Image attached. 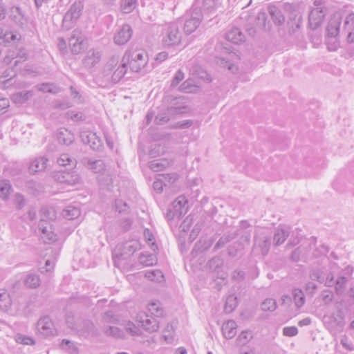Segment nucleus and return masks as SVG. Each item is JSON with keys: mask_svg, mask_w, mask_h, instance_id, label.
I'll list each match as a JSON object with an SVG mask.
<instances>
[{"mask_svg": "<svg viewBox=\"0 0 354 354\" xmlns=\"http://www.w3.org/2000/svg\"><path fill=\"white\" fill-rule=\"evenodd\" d=\"M11 189V185L8 180H1L0 181V197L3 199H7L9 194L10 191Z\"/></svg>", "mask_w": 354, "mask_h": 354, "instance_id": "a18cd8bd", "label": "nucleus"}, {"mask_svg": "<svg viewBox=\"0 0 354 354\" xmlns=\"http://www.w3.org/2000/svg\"><path fill=\"white\" fill-rule=\"evenodd\" d=\"M139 262L144 266H151L157 263V258L153 254L142 253L139 257Z\"/></svg>", "mask_w": 354, "mask_h": 354, "instance_id": "473e14b6", "label": "nucleus"}, {"mask_svg": "<svg viewBox=\"0 0 354 354\" xmlns=\"http://www.w3.org/2000/svg\"><path fill=\"white\" fill-rule=\"evenodd\" d=\"M163 186H167V183L163 181L160 174L158 175V178L153 183V187L155 191L157 192H162L163 190Z\"/></svg>", "mask_w": 354, "mask_h": 354, "instance_id": "e2e57ef3", "label": "nucleus"}, {"mask_svg": "<svg viewBox=\"0 0 354 354\" xmlns=\"http://www.w3.org/2000/svg\"><path fill=\"white\" fill-rule=\"evenodd\" d=\"M254 241L255 245L261 248V254L263 255H266L270 248V239L267 236H264L261 242H260L257 239H255Z\"/></svg>", "mask_w": 354, "mask_h": 354, "instance_id": "de8ad7c7", "label": "nucleus"}, {"mask_svg": "<svg viewBox=\"0 0 354 354\" xmlns=\"http://www.w3.org/2000/svg\"><path fill=\"white\" fill-rule=\"evenodd\" d=\"M64 179L63 183L73 185L79 183L80 176L75 171L68 170L66 169V173L64 174Z\"/></svg>", "mask_w": 354, "mask_h": 354, "instance_id": "2f4dec72", "label": "nucleus"}, {"mask_svg": "<svg viewBox=\"0 0 354 354\" xmlns=\"http://www.w3.org/2000/svg\"><path fill=\"white\" fill-rule=\"evenodd\" d=\"M10 17L18 25H23L25 22L24 16L19 7L11 8Z\"/></svg>", "mask_w": 354, "mask_h": 354, "instance_id": "7c9ffc66", "label": "nucleus"}, {"mask_svg": "<svg viewBox=\"0 0 354 354\" xmlns=\"http://www.w3.org/2000/svg\"><path fill=\"white\" fill-rule=\"evenodd\" d=\"M123 325L126 331L129 333L130 335L133 336L140 335V328L138 326H136L133 322L129 321L124 323Z\"/></svg>", "mask_w": 354, "mask_h": 354, "instance_id": "603ef678", "label": "nucleus"}, {"mask_svg": "<svg viewBox=\"0 0 354 354\" xmlns=\"http://www.w3.org/2000/svg\"><path fill=\"white\" fill-rule=\"evenodd\" d=\"M160 37L164 48L178 46L183 37L180 26L176 22L165 24L162 26Z\"/></svg>", "mask_w": 354, "mask_h": 354, "instance_id": "f03ea898", "label": "nucleus"}, {"mask_svg": "<svg viewBox=\"0 0 354 354\" xmlns=\"http://www.w3.org/2000/svg\"><path fill=\"white\" fill-rule=\"evenodd\" d=\"M60 348L70 354H77L78 353V348L76 344L66 339H62L60 343Z\"/></svg>", "mask_w": 354, "mask_h": 354, "instance_id": "72a5a7b5", "label": "nucleus"}, {"mask_svg": "<svg viewBox=\"0 0 354 354\" xmlns=\"http://www.w3.org/2000/svg\"><path fill=\"white\" fill-rule=\"evenodd\" d=\"M133 35V30L129 24H124L115 32L113 41L117 45H124L127 44Z\"/></svg>", "mask_w": 354, "mask_h": 354, "instance_id": "1a4fd4ad", "label": "nucleus"}, {"mask_svg": "<svg viewBox=\"0 0 354 354\" xmlns=\"http://www.w3.org/2000/svg\"><path fill=\"white\" fill-rule=\"evenodd\" d=\"M104 333L106 335L111 336L114 338L123 339L125 337L124 331L116 326H110L104 328Z\"/></svg>", "mask_w": 354, "mask_h": 354, "instance_id": "f704fd0d", "label": "nucleus"}, {"mask_svg": "<svg viewBox=\"0 0 354 354\" xmlns=\"http://www.w3.org/2000/svg\"><path fill=\"white\" fill-rule=\"evenodd\" d=\"M15 341L24 345H34L35 342L34 339L30 336H26L21 333H18L15 337Z\"/></svg>", "mask_w": 354, "mask_h": 354, "instance_id": "8fccbe9b", "label": "nucleus"}, {"mask_svg": "<svg viewBox=\"0 0 354 354\" xmlns=\"http://www.w3.org/2000/svg\"><path fill=\"white\" fill-rule=\"evenodd\" d=\"M24 283L29 288L35 289L41 284V279L38 274L35 273H28L26 275Z\"/></svg>", "mask_w": 354, "mask_h": 354, "instance_id": "393cba45", "label": "nucleus"}, {"mask_svg": "<svg viewBox=\"0 0 354 354\" xmlns=\"http://www.w3.org/2000/svg\"><path fill=\"white\" fill-rule=\"evenodd\" d=\"M218 65L223 68H227L229 71L234 73L237 68L235 65L230 63L228 60L225 58H219L217 61Z\"/></svg>", "mask_w": 354, "mask_h": 354, "instance_id": "13d9d810", "label": "nucleus"}, {"mask_svg": "<svg viewBox=\"0 0 354 354\" xmlns=\"http://www.w3.org/2000/svg\"><path fill=\"white\" fill-rule=\"evenodd\" d=\"M322 298L325 304H329L333 299V293L329 290H325L322 292Z\"/></svg>", "mask_w": 354, "mask_h": 354, "instance_id": "338daca9", "label": "nucleus"}, {"mask_svg": "<svg viewBox=\"0 0 354 354\" xmlns=\"http://www.w3.org/2000/svg\"><path fill=\"white\" fill-rule=\"evenodd\" d=\"M268 10L273 22L276 25L280 26L283 24L285 17H283L281 11L278 8L270 6L268 8Z\"/></svg>", "mask_w": 354, "mask_h": 354, "instance_id": "cd10ccee", "label": "nucleus"}, {"mask_svg": "<svg viewBox=\"0 0 354 354\" xmlns=\"http://www.w3.org/2000/svg\"><path fill=\"white\" fill-rule=\"evenodd\" d=\"M66 170L55 171L52 174L53 178L60 183H63Z\"/></svg>", "mask_w": 354, "mask_h": 354, "instance_id": "774afa93", "label": "nucleus"}, {"mask_svg": "<svg viewBox=\"0 0 354 354\" xmlns=\"http://www.w3.org/2000/svg\"><path fill=\"white\" fill-rule=\"evenodd\" d=\"M38 226L39 230L41 232V237L46 243H50L57 240V236L55 233L53 225L50 222L42 218L39 221Z\"/></svg>", "mask_w": 354, "mask_h": 354, "instance_id": "0eeeda50", "label": "nucleus"}, {"mask_svg": "<svg viewBox=\"0 0 354 354\" xmlns=\"http://www.w3.org/2000/svg\"><path fill=\"white\" fill-rule=\"evenodd\" d=\"M340 21L339 19H333L329 21L327 27L326 32L328 37H335L339 31Z\"/></svg>", "mask_w": 354, "mask_h": 354, "instance_id": "c756f323", "label": "nucleus"}, {"mask_svg": "<svg viewBox=\"0 0 354 354\" xmlns=\"http://www.w3.org/2000/svg\"><path fill=\"white\" fill-rule=\"evenodd\" d=\"M103 320L106 323H119V318L111 311L106 312L103 316Z\"/></svg>", "mask_w": 354, "mask_h": 354, "instance_id": "0e129e2a", "label": "nucleus"}, {"mask_svg": "<svg viewBox=\"0 0 354 354\" xmlns=\"http://www.w3.org/2000/svg\"><path fill=\"white\" fill-rule=\"evenodd\" d=\"M237 306V298L234 295H232L227 297L224 310L227 313H232Z\"/></svg>", "mask_w": 354, "mask_h": 354, "instance_id": "ea45409f", "label": "nucleus"}, {"mask_svg": "<svg viewBox=\"0 0 354 354\" xmlns=\"http://www.w3.org/2000/svg\"><path fill=\"white\" fill-rule=\"evenodd\" d=\"M213 240L209 239L207 241L206 240H200L198 242H197L194 246V248L193 249L192 252H194L195 251H205L208 250L212 245Z\"/></svg>", "mask_w": 354, "mask_h": 354, "instance_id": "09e8293b", "label": "nucleus"}, {"mask_svg": "<svg viewBox=\"0 0 354 354\" xmlns=\"http://www.w3.org/2000/svg\"><path fill=\"white\" fill-rule=\"evenodd\" d=\"M276 300L272 298L265 299L261 304V309L263 311H274L277 308Z\"/></svg>", "mask_w": 354, "mask_h": 354, "instance_id": "3c124183", "label": "nucleus"}, {"mask_svg": "<svg viewBox=\"0 0 354 354\" xmlns=\"http://www.w3.org/2000/svg\"><path fill=\"white\" fill-rule=\"evenodd\" d=\"M225 38L227 41L234 44H240L245 40V36L238 28H234L228 31Z\"/></svg>", "mask_w": 354, "mask_h": 354, "instance_id": "5701e85b", "label": "nucleus"}, {"mask_svg": "<svg viewBox=\"0 0 354 354\" xmlns=\"http://www.w3.org/2000/svg\"><path fill=\"white\" fill-rule=\"evenodd\" d=\"M148 310L151 315L156 317H160L163 315V310L161 308L160 302L158 301L149 304Z\"/></svg>", "mask_w": 354, "mask_h": 354, "instance_id": "a19ab883", "label": "nucleus"}, {"mask_svg": "<svg viewBox=\"0 0 354 354\" xmlns=\"http://www.w3.org/2000/svg\"><path fill=\"white\" fill-rule=\"evenodd\" d=\"M37 330L39 333L44 337L54 334L53 324L48 317H44L37 322Z\"/></svg>", "mask_w": 354, "mask_h": 354, "instance_id": "9b49d317", "label": "nucleus"}, {"mask_svg": "<svg viewBox=\"0 0 354 354\" xmlns=\"http://www.w3.org/2000/svg\"><path fill=\"white\" fill-rule=\"evenodd\" d=\"M11 306L9 294L5 290L0 289V309L6 311Z\"/></svg>", "mask_w": 354, "mask_h": 354, "instance_id": "c9c22d12", "label": "nucleus"}, {"mask_svg": "<svg viewBox=\"0 0 354 354\" xmlns=\"http://www.w3.org/2000/svg\"><path fill=\"white\" fill-rule=\"evenodd\" d=\"M325 14L320 8H315L309 15V24L312 28L315 29L319 26L324 18Z\"/></svg>", "mask_w": 354, "mask_h": 354, "instance_id": "a211bd4d", "label": "nucleus"}, {"mask_svg": "<svg viewBox=\"0 0 354 354\" xmlns=\"http://www.w3.org/2000/svg\"><path fill=\"white\" fill-rule=\"evenodd\" d=\"M292 295L295 306L297 308L301 307L305 303L304 293L300 289H295L292 291Z\"/></svg>", "mask_w": 354, "mask_h": 354, "instance_id": "79ce46f5", "label": "nucleus"}, {"mask_svg": "<svg viewBox=\"0 0 354 354\" xmlns=\"http://www.w3.org/2000/svg\"><path fill=\"white\" fill-rule=\"evenodd\" d=\"M69 46L74 54H79L84 48V39L82 34L78 30H73V35L69 39Z\"/></svg>", "mask_w": 354, "mask_h": 354, "instance_id": "f8f14e48", "label": "nucleus"}, {"mask_svg": "<svg viewBox=\"0 0 354 354\" xmlns=\"http://www.w3.org/2000/svg\"><path fill=\"white\" fill-rule=\"evenodd\" d=\"M33 95L32 91H21L13 95L14 101L17 103H24Z\"/></svg>", "mask_w": 354, "mask_h": 354, "instance_id": "49530a36", "label": "nucleus"}, {"mask_svg": "<svg viewBox=\"0 0 354 354\" xmlns=\"http://www.w3.org/2000/svg\"><path fill=\"white\" fill-rule=\"evenodd\" d=\"M171 160L167 158H160L151 161L149 164V168L156 172L161 171L171 165Z\"/></svg>", "mask_w": 354, "mask_h": 354, "instance_id": "aec40b11", "label": "nucleus"}, {"mask_svg": "<svg viewBox=\"0 0 354 354\" xmlns=\"http://www.w3.org/2000/svg\"><path fill=\"white\" fill-rule=\"evenodd\" d=\"M253 337L251 331L245 330L242 331L236 339L237 344L240 346H245L247 344Z\"/></svg>", "mask_w": 354, "mask_h": 354, "instance_id": "c03bdc74", "label": "nucleus"}, {"mask_svg": "<svg viewBox=\"0 0 354 354\" xmlns=\"http://www.w3.org/2000/svg\"><path fill=\"white\" fill-rule=\"evenodd\" d=\"M185 107L181 106H170L164 114L158 115L155 118V122L158 124H164L170 120V116L182 113V109Z\"/></svg>", "mask_w": 354, "mask_h": 354, "instance_id": "2eb2a0df", "label": "nucleus"}, {"mask_svg": "<svg viewBox=\"0 0 354 354\" xmlns=\"http://www.w3.org/2000/svg\"><path fill=\"white\" fill-rule=\"evenodd\" d=\"M137 0H122L121 10L124 13L131 12L136 7Z\"/></svg>", "mask_w": 354, "mask_h": 354, "instance_id": "37998d69", "label": "nucleus"}, {"mask_svg": "<svg viewBox=\"0 0 354 354\" xmlns=\"http://www.w3.org/2000/svg\"><path fill=\"white\" fill-rule=\"evenodd\" d=\"M123 59L129 65L131 71L138 73L143 69L148 62V56L146 52L142 50H136L132 52H126Z\"/></svg>", "mask_w": 354, "mask_h": 354, "instance_id": "7ed1b4c3", "label": "nucleus"}, {"mask_svg": "<svg viewBox=\"0 0 354 354\" xmlns=\"http://www.w3.org/2000/svg\"><path fill=\"white\" fill-rule=\"evenodd\" d=\"M55 265V259H47L45 266L40 268V272L43 274H50L54 270Z\"/></svg>", "mask_w": 354, "mask_h": 354, "instance_id": "864d4df0", "label": "nucleus"}, {"mask_svg": "<svg viewBox=\"0 0 354 354\" xmlns=\"http://www.w3.org/2000/svg\"><path fill=\"white\" fill-rule=\"evenodd\" d=\"M48 159L40 157L32 161L29 166V171L31 174H35L44 171L47 165Z\"/></svg>", "mask_w": 354, "mask_h": 354, "instance_id": "4be33fe9", "label": "nucleus"}, {"mask_svg": "<svg viewBox=\"0 0 354 354\" xmlns=\"http://www.w3.org/2000/svg\"><path fill=\"white\" fill-rule=\"evenodd\" d=\"M82 164L94 173H101L105 169V165L102 160H93L87 157L82 160Z\"/></svg>", "mask_w": 354, "mask_h": 354, "instance_id": "f3484780", "label": "nucleus"}, {"mask_svg": "<svg viewBox=\"0 0 354 354\" xmlns=\"http://www.w3.org/2000/svg\"><path fill=\"white\" fill-rule=\"evenodd\" d=\"M160 177L167 183V186L174 183L178 178V175L176 173L160 174Z\"/></svg>", "mask_w": 354, "mask_h": 354, "instance_id": "6e6d98bb", "label": "nucleus"}, {"mask_svg": "<svg viewBox=\"0 0 354 354\" xmlns=\"http://www.w3.org/2000/svg\"><path fill=\"white\" fill-rule=\"evenodd\" d=\"M171 207L177 214V218H180L187 212V200L185 196H180L172 203Z\"/></svg>", "mask_w": 354, "mask_h": 354, "instance_id": "4468645a", "label": "nucleus"}, {"mask_svg": "<svg viewBox=\"0 0 354 354\" xmlns=\"http://www.w3.org/2000/svg\"><path fill=\"white\" fill-rule=\"evenodd\" d=\"M234 236H222L219 239V240L217 241L214 246V249L217 250L219 248H221L224 247L225 244H227L228 242H230L232 239H233Z\"/></svg>", "mask_w": 354, "mask_h": 354, "instance_id": "69168bd1", "label": "nucleus"}, {"mask_svg": "<svg viewBox=\"0 0 354 354\" xmlns=\"http://www.w3.org/2000/svg\"><path fill=\"white\" fill-rule=\"evenodd\" d=\"M290 231L288 228H277L275 230L273 241L275 245H281L289 236Z\"/></svg>", "mask_w": 354, "mask_h": 354, "instance_id": "bb28decb", "label": "nucleus"}, {"mask_svg": "<svg viewBox=\"0 0 354 354\" xmlns=\"http://www.w3.org/2000/svg\"><path fill=\"white\" fill-rule=\"evenodd\" d=\"M94 328L93 324L89 320L78 319V321L72 330L79 335L89 334Z\"/></svg>", "mask_w": 354, "mask_h": 354, "instance_id": "dca6fc26", "label": "nucleus"}, {"mask_svg": "<svg viewBox=\"0 0 354 354\" xmlns=\"http://www.w3.org/2000/svg\"><path fill=\"white\" fill-rule=\"evenodd\" d=\"M138 321L142 324L143 328L149 332L153 333L158 330L159 322L152 315H149L145 313H140L137 315Z\"/></svg>", "mask_w": 354, "mask_h": 354, "instance_id": "6e6552de", "label": "nucleus"}, {"mask_svg": "<svg viewBox=\"0 0 354 354\" xmlns=\"http://www.w3.org/2000/svg\"><path fill=\"white\" fill-rule=\"evenodd\" d=\"M203 18L202 10L193 7L184 24V32L187 35L194 32L199 26Z\"/></svg>", "mask_w": 354, "mask_h": 354, "instance_id": "39448f33", "label": "nucleus"}, {"mask_svg": "<svg viewBox=\"0 0 354 354\" xmlns=\"http://www.w3.org/2000/svg\"><path fill=\"white\" fill-rule=\"evenodd\" d=\"M144 236L148 244L151 245L152 249L154 250L156 245L155 244V238L153 233L149 229H145L144 230Z\"/></svg>", "mask_w": 354, "mask_h": 354, "instance_id": "bf43d9fd", "label": "nucleus"}, {"mask_svg": "<svg viewBox=\"0 0 354 354\" xmlns=\"http://www.w3.org/2000/svg\"><path fill=\"white\" fill-rule=\"evenodd\" d=\"M62 215L68 220H73L80 216V210L75 206L68 205L63 209Z\"/></svg>", "mask_w": 354, "mask_h": 354, "instance_id": "c85d7f7f", "label": "nucleus"}, {"mask_svg": "<svg viewBox=\"0 0 354 354\" xmlns=\"http://www.w3.org/2000/svg\"><path fill=\"white\" fill-rule=\"evenodd\" d=\"M17 35L11 31L5 33H3L2 31L0 32V38L6 43H10L12 41L17 39Z\"/></svg>", "mask_w": 354, "mask_h": 354, "instance_id": "4d7b16f0", "label": "nucleus"}, {"mask_svg": "<svg viewBox=\"0 0 354 354\" xmlns=\"http://www.w3.org/2000/svg\"><path fill=\"white\" fill-rule=\"evenodd\" d=\"M102 58L100 51L95 49H90L87 51L83 59V64L85 67L91 68L100 62Z\"/></svg>", "mask_w": 354, "mask_h": 354, "instance_id": "ddd939ff", "label": "nucleus"}, {"mask_svg": "<svg viewBox=\"0 0 354 354\" xmlns=\"http://www.w3.org/2000/svg\"><path fill=\"white\" fill-rule=\"evenodd\" d=\"M82 9L83 6L80 2H75L73 3L68 11L65 14L64 17L63 25L66 28H70L72 24H73L80 18Z\"/></svg>", "mask_w": 354, "mask_h": 354, "instance_id": "423d86ee", "label": "nucleus"}, {"mask_svg": "<svg viewBox=\"0 0 354 354\" xmlns=\"http://www.w3.org/2000/svg\"><path fill=\"white\" fill-rule=\"evenodd\" d=\"M164 153V148L159 144H154L151 146L149 154L151 158H156Z\"/></svg>", "mask_w": 354, "mask_h": 354, "instance_id": "5fc2aeb1", "label": "nucleus"}, {"mask_svg": "<svg viewBox=\"0 0 354 354\" xmlns=\"http://www.w3.org/2000/svg\"><path fill=\"white\" fill-rule=\"evenodd\" d=\"M218 6L217 0H203L202 7L199 8L201 10L203 9V12L212 13L214 12Z\"/></svg>", "mask_w": 354, "mask_h": 354, "instance_id": "58836bf2", "label": "nucleus"}, {"mask_svg": "<svg viewBox=\"0 0 354 354\" xmlns=\"http://www.w3.org/2000/svg\"><path fill=\"white\" fill-rule=\"evenodd\" d=\"M82 141L90 146L94 150H97L102 145L101 140L95 133L91 131H82L80 133Z\"/></svg>", "mask_w": 354, "mask_h": 354, "instance_id": "9d476101", "label": "nucleus"}, {"mask_svg": "<svg viewBox=\"0 0 354 354\" xmlns=\"http://www.w3.org/2000/svg\"><path fill=\"white\" fill-rule=\"evenodd\" d=\"M67 117L73 121H82L85 120L86 117L82 112H75L74 111H70L67 113Z\"/></svg>", "mask_w": 354, "mask_h": 354, "instance_id": "052dcab7", "label": "nucleus"}, {"mask_svg": "<svg viewBox=\"0 0 354 354\" xmlns=\"http://www.w3.org/2000/svg\"><path fill=\"white\" fill-rule=\"evenodd\" d=\"M140 249V243L138 240H131L122 245H118L113 254L115 263H116L117 259H126Z\"/></svg>", "mask_w": 354, "mask_h": 354, "instance_id": "20e7f679", "label": "nucleus"}, {"mask_svg": "<svg viewBox=\"0 0 354 354\" xmlns=\"http://www.w3.org/2000/svg\"><path fill=\"white\" fill-rule=\"evenodd\" d=\"M127 71V66L124 59L120 62V57L113 55L111 57L102 69L103 76L113 83H118L124 76Z\"/></svg>", "mask_w": 354, "mask_h": 354, "instance_id": "f257e3e1", "label": "nucleus"}, {"mask_svg": "<svg viewBox=\"0 0 354 354\" xmlns=\"http://www.w3.org/2000/svg\"><path fill=\"white\" fill-rule=\"evenodd\" d=\"M347 281L348 279L345 277H339L337 279L334 283L335 290L337 295H341L344 292Z\"/></svg>", "mask_w": 354, "mask_h": 354, "instance_id": "e433bc0d", "label": "nucleus"}, {"mask_svg": "<svg viewBox=\"0 0 354 354\" xmlns=\"http://www.w3.org/2000/svg\"><path fill=\"white\" fill-rule=\"evenodd\" d=\"M344 28L348 32V41L351 43L354 42V12L349 14L346 17Z\"/></svg>", "mask_w": 354, "mask_h": 354, "instance_id": "b1692460", "label": "nucleus"}, {"mask_svg": "<svg viewBox=\"0 0 354 354\" xmlns=\"http://www.w3.org/2000/svg\"><path fill=\"white\" fill-rule=\"evenodd\" d=\"M79 318H75L72 313H68L66 315V324L67 326L71 330L73 329L76 325Z\"/></svg>", "mask_w": 354, "mask_h": 354, "instance_id": "680f3d73", "label": "nucleus"}, {"mask_svg": "<svg viewBox=\"0 0 354 354\" xmlns=\"http://www.w3.org/2000/svg\"><path fill=\"white\" fill-rule=\"evenodd\" d=\"M236 323L234 320H228L222 326V332L226 339H232L236 334Z\"/></svg>", "mask_w": 354, "mask_h": 354, "instance_id": "6ab92c4d", "label": "nucleus"}, {"mask_svg": "<svg viewBox=\"0 0 354 354\" xmlns=\"http://www.w3.org/2000/svg\"><path fill=\"white\" fill-rule=\"evenodd\" d=\"M73 133L66 129H60L57 132V140L60 144L69 145L74 141Z\"/></svg>", "mask_w": 354, "mask_h": 354, "instance_id": "412c9836", "label": "nucleus"}, {"mask_svg": "<svg viewBox=\"0 0 354 354\" xmlns=\"http://www.w3.org/2000/svg\"><path fill=\"white\" fill-rule=\"evenodd\" d=\"M57 163L62 167H68V170H71L76 166V160L68 153H62L57 159Z\"/></svg>", "mask_w": 354, "mask_h": 354, "instance_id": "a878e982", "label": "nucleus"}, {"mask_svg": "<svg viewBox=\"0 0 354 354\" xmlns=\"http://www.w3.org/2000/svg\"><path fill=\"white\" fill-rule=\"evenodd\" d=\"M145 277L154 282H161L164 279V275L160 270L147 271Z\"/></svg>", "mask_w": 354, "mask_h": 354, "instance_id": "4c0bfd02", "label": "nucleus"}]
</instances>
